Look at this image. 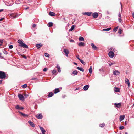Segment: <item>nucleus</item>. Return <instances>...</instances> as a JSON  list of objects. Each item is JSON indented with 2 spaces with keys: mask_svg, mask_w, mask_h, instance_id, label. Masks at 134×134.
Wrapping results in <instances>:
<instances>
[{
  "mask_svg": "<svg viewBox=\"0 0 134 134\" xmlns=\"http://www.w3.org/2000/svg\"><path fill=\"white\" fill-rule=\"evenodd\" d=\"M18 42L19 44V46L20 47H22L24 48H28V46L23 43L22 40L20 39L18 41Z\"/></svg>",
  "mask_w": 134,
  "mask_h": 134,
  "instance_id": "1",
  "label": "nucleus"
},
{
  "mask_svg": "<svg viewBox=\"0 0 134 134\" xmlns=\"http://www.w3.org/2000/svg\"><path fill=\"white\" fill-rule=\"evenodd\" d=\"M6 77V75L4 72L0 71V78L3 79L5 78Z\"/></svg>",
  "mask_w": 134,
  "mask_h": 134,
  "instance_id": "2",
  "label": "nucleus"
},
{
  "mask_svg": "<svg viewBox=\"0 0 134 134\" xmlns=\"http://www.w3.org/2000/svg\"><path fill=\"white\" fill-rule=\"evenodd\" d=\"M108 55L110 57L112 58L114 57V54L113 51H110Z\"/></svg>",
  "mask_w": 134,
  "mask_h": 134,
  "instance_id": "3",
  "label": "nucleus"
},
{
  "mask_svg": "<svg viewBox=\"0 0 134 134\" xmlns=\"http://www.w3.org/2000/svg\"><path fill=\"white\" fill-rule=\"evenodd\" d=\"M64 52L65 54V55L67 57H68V54L69 53V51L68 50L66 49H64Z\"/></svg>",
  "mask_w": 134,
  "mask_h": 134,
  "instance_id": "4",
  "label": "nucleus"
},
{
  "mask_svg": "<svg viewBox=\"0 0 134 134\" xmlns=\"http://www.w3.org/2000/svg\"><path fill=\"white\" fill-rule=\"evenodd\" d=\"M114 105L116 108H119L121 106V103H115L114 104Z\"/></svg>",
  "mask_w": 134,
  "mask_h": 134,
  "instance_id": "5",
  "label": "nucleus"
},
{
  "mask_svg": "<svg viewBox=\"0 0 134 134\" xmlns=\"http://www.w3.org/2000/svg\"><path fill=\"white\" fill-rule=\"evenodd\" d=\"M19 112L20 114H21L24 117L26 118L29 116L28 115L25 114L20 111H19Z\"/></svg>",
  "mask_w": 134,
  "mask_h": 134,
  "instance_id": "6",
  "label": "nucleus"
},
{
  "mask_svg": "<svg viewBox=\"0 0 134 134\" xmlns=\"http://www.w3.org/2000/svg\"><path fill=\"white\" fill-rule=\"evenodd\" d=\"M15 108L17 110H22L24 109V108L22 107H20L18 105H17L15 106Z\"/></svg>",
  "mask_w": 134,
  "mask_h": 134,
  "instance_id": "7",
  "label": "nucleus"
},
{
  "mask_svg": "<svg viewBox=\"0 0 134 134\" xmlns=\"http://www.w3.org/2000/svg\"><path fill=\"white\" fill-rule=\"evenodd\" d=\"M125 81L126 83L127 84L128 87H129L130 86V83L128 79L127 78L125 79Z\"/></svg>",
  "mask_w": 134,
  "mask_h": 134,
  "instance_id": "8",
  "label": "nucleus"
},
{
  "mask_svg": "<svg viewBox=\"0 0 134 134\" xmlns=\"http://www.w3.org/2000/svg\"><path fill=\"white\" fill-rule=\"evenodd\" d=\"M113 73L114 75H116L119 74V72L118 71L115 70L113 71Z\"/></svg>",
  "mask_w": 134,
  "mask_h": 134,
  "instance_id": "9",
  "label": "nucleus"
},
{
  "mask_svg": "<svg viewBox=\"0 0 134 134\" xmlns=\"http://www.w3.org/2000/svg\"><path fill=\"white\" fill-rule=\"evenodd\" d=\"M36 116V117L38 119H41L42 118V115L41 114H37Z\"/></svg>",
  "mask_w": 134,
  "mask_h": 134,
  "instance_id": "10",
  "label": "nucleus"
},
{
  "mask_svg": "<svg viewBox=\"0 0 134 134\" xmlns=\"http://www.w3.org/2000/svg\"><path fill=\"white\" fill-rule=\"evenodd\" d=\"M29 124L32 127H34L35 126V125L33 122H32L30 120L28 121Z\"/></svg>",
  "mask_w": 134,
  "mask_h": 134,
  "instance_id": "11",
  "label": "nucleus"
},
{
  "mask_svg": "<svg viewBox=\"0 0 134 134\" xmlns=\"http://www.w3.org/2000/svg\"><path fill=\"white\" fill-rule=\"evenodd\" d=\"M92 16L94 18H96L98 16V14L97 13H94L93 14Z\"/></svg>",
  "mask_w": 134,
  "mask_h": 134,
  "instance_id": "12",
  "label": "nucleus"
},
{
  "mask_svg": "<svg viewBox=\"0 0 134 134\" xmlns=\"http://www.w3.org/2000/svg\"><path fill=\"white\" fill-rule=\"evenodd\" d=\"M91 46L92 48L94 50H96L97 49V48L96 46L94 45L93 43H92L91 44Z\"/></svg>",
  "mask_w": 134,
  "mask_h": 134,
  "instance_id": "13",
  "label": "nucleus"
},
{
  "mask_svg": "<svg viewBox=\"0 0 134 134\" xmlns=\"http://www.w3.org/2000/svg\"><path fill=\"white\" fill-rule=\"evenodd\" d=\"M92 13V12H86L83 13V14L87 15L88 16H90V15Z\"/></svg>",
  "mask_w": 134,
  "mask_h": 134,
  "instance_id": "14",
  "label": "nucleus"
},
{
  "mask_svg": "<svg viewBox=\"0 0 134 134\" xmlns=\"http://www.w3.org/2000/svg\"><path fill=\"white\" fill-rule=\"evenodd\" d=\"M89 87L88 85H86L84 86L83 87V89L84 90L86 91L87 90Z\"/></svg>",
  "mask_w": 134,
  "mask_h": 134,
  "instance_id": "15",
  "label": "nucleus"
},
{
  "mask_svg": "<svg viewBox=\"0 0 134 134\" xmlns=\"http://www.w3.org/2000/svg\"><path fill=\"white\" fill-rule=\"evenodd\" d=\"M18 96L20 100H22L24 98L23 96L21 94H18Z\"/></svg>",
  "mask_w": 134,
  "mask_h": 134,
  "instance_id": "16",
  "label": "nucleus"
},
{
  "mask_svg": "<svg viewBox=\"0 0 134 134\" xmlns=\"http://www.w3.org/2000/svg\"><path fill=\"white\" fill-rule=\"evenodd\" d=\"M49 15L51 16H54L55 15V13L53 12H50L49 13Z\"/></svg>",
  "mask_w": 134,
  "mask_h": 134,
  "instance_id": "17",
  "label": "nucleus"
},
{
  "mask_svg": "<svg viewBox=\"0 0 134 134\" xmlns=\"http://www.w3.org/2000/svg\"><path fill=\"white\" fill-rule=\"evenodd\" d=\"M125 118V116L124 115H121L120 118V121H122L123 119H124Z\"/></svg>",
  "mask_w": 134,
  "mask_h": 134,
  "instance_id": "18",
  "label": "nucleus"
},
{
  "mask_svg": "<svg viewBox=\"0 0 134 134\" xmlns=\"http://www.w3.org/2000/svg\"><path fill=\"white\" fill-rule=\"evenodd\" d=\"M77 68L79 70L81 71L82 72H83L84 71V69L82 68V67H77Z\"/></svg>",
  "mask_w": 134,
  "mask_h": 134,
  "instance_id": "19",
  "label": "nucleus"
},
{
  "mask_svg": "<svg viewBox=\"0 0 134 134\" xmlns=\"http://www.w3.org/2000/svg\"><path fill=\"white\" fill-rule=\"evenodd\" d=\"M78 45L79 46H84V43L83 42H81L79 43Z\"/></svg>",
  "mask_w": 134,
  "mask_h": 134,
  "instance_id": "20",
  "label": "nucleus"
},
{
  "mask_svg": "<svg viewBox=\"0 0 134 134\" xmlns=\"http://www.w3.org/2000/svg\"><path fill=\"white\" fill-rule=\"evenodd\" d=\"M114 91L115 92H119L120 91V90L119 88H114Z\"/></svg>",
  "mask_w": 134,
  "mask_h": 134,
  "instance_id": "21",
  "label": "nucleus"
},
{
  "mask_svg": "<svg viewBox=\"0 0 134 134\" xmlns=\"http://www.w3.org/2000/svg\"><path fill=\"white\" fill-rule=\"evenodd\" d=\"M60 90L58 88H56L55 89L54 93L55 94H56Z\"/></svg>",
  "mask_w": 134,
  "mask_h": 134,
  "instance_id": "22",
  "label": "nucleus"
},
{
  "mask_svg": "<svg viewBox=\"0 0 134 134\" xmlns=\"http://www.w3.org/2000/svg\"><path fill=\"white\" fill-rule=\"evenodd\" d=\"M42 46V44H36V47L37 49L40 48Z\"/></svg>",
  "mask_w": 134,
  "mask_h": 134,
  "instance_id": "23",
  "label": "nucleus"
},
{
  "mask_svg": "<svg viewBox=\"0 0 134 134\" xmlns=\"http://www.w3.org/2000/svg\"><path fill=\"white\" fill-rule=\"evenodd\" d=\"M54 94L52 92H50L49 94L48 95V96L49 97H52Z\"/></svg>",
  "mask_w": 134,
  "mask_h": 134,
  "instance_id": "24",
  "label": "nucleus"
},
{
  "mask_svg": "<svg viewBox=\"0 0 134 134\" xmlns=\"http://www.w3.org/2000/svg\"><path fill=\"white\" fill-rule=\"evenodd\" d=\"M48 26L49 27H51L53 26V23L52 22H49L48 23Z\"/></svg>",
  "mask_w": 134,
  "mask_h": 134,
  "instance_id": "25",
  "label": "nucleus"
},
{
  "mask_svg": "<svg viewBox=\"0 0 134 134\" xmlns=\"http://www.w3.org/2000/svg\"><path fill=\"white\" fill-rule=\"evenodd\" d=\"M21 3V1L20 0H16L15 2V3L17 4H20Z\"/></svg>",
  "mask_w": 134,
  "mask_h": 134,
  "instance_id": "26",
  "label": "nucleus"
},
{
  "mask_svg": "<svg viewBox=\"0 0 134 134\" xmlns=\"http://www.w3.org/2000/svg\"><path fill=\"white\" fill-rule=\"evenodd\" d=\"M75 27V26L73 25L72 26L71 28L69 30V31H72L74 28Z\"/></svg>",
  "mask_w": 134,
  "mask_h": 134,
  "instance_id": "27",
  "label": "nucleus"
},
{
  "mask_svg": "<svg viewBox=\"0 0 134 134\" xmlns=\"http://www.w3.org/2000/svg\"><path fill=\"white\" fill-rule=\"evenodd\" d=\"M72 74L74 75H76L77 74V72L76 70H75L72 72Z\"/></svg>",
  "mask_w": 134,
  "mask_h": 134,
  "instance_id": "28",
  "label": "nucleus"
},
{
  "mask_svg": "<svg viewBox=\"0 0 134 134\" xmlns=\"http://www.w3.org/2000/svg\"><path fill=\"white\" fill-rule=\"evenodd\" d=\"M92 66H91L90 67V68L89 69V71L90 73L91 74L92 72Z\"/></svg>",
  "mask_w": 134,
  "mask_h": 134,
  "instance_id": "29",
  "label": "nucleus"
},
{
  "mask_svg": "<svg viewBox=\"0 0 134 134\" xmlns=\"http://www.w3.org/2000/svg\"><path fill=\"white\" fill-rule=\"evenodd\" d=\"M79 40L80 41H84V38L83 37L81 36H80L79 37Z\"/></svg>",
  "mask_w": 134,
  "mask_h": 134,
  "instance_id": "30",
  "label": "nucleus"
},
{
  "mask_svg": "<svg viewBox=\"0 0 134 134\" xmlns=\"http://www.w3.org/2000/svg\"><path fill=\"white\" fill-rule=\"evenodd\" d=\"M111 28H109L107 29H104L103 30V31H109L110 30Z\"/></svg>",
  "mask_w": 134,
  "mask_h": 134,
  "instance_id": "31",
  "label": "nucleus"
},
{
  "mask_svg": "<svg viewBox=\"0 0 134 134\" xmlns=\"http://www.w3.org/2000/svg\"><path fill=\"white\" fill-rule=\"evenodd\" d=\"M79 61H80V62L83 65H85V62H84V61L82 60V59H80Z\"/></svg>",
  "mask_w": 134,
  "mask_h": 134,
  "instance_id": "32",
  "label": "nucleus"
},
{
  "mask_svg": "<svg viewBox=\"0 0 134 134\" xmlns=\"http://www.w3.org/2000/svg\"><path fill=\"white\" fill-rule=\"evenodd\" d=\"M105 125V124L104 123H103L102 124H100L99 126L101 127H103Z\"/></svg>",
  "mask_w": 134,
  "mask_h": 134,
  "instance_id": "33",
  "label": "nucleus"
},
{
  "mask_svg": "<svg viewBox=\"0 0 134 134\" xmlns=\"http://www.w3.org/2000/svg\"><path fill=\"white\" fill-rule=\"evenodd\" d=\"M27 87V85L26 84H25L23 85H22V87L23 88H26Z\"/></svg>",
  "mask_w": 134,
  "mask_h": 134,
  "instance_id": "34",
  "label": "nucleus"
},
{
  "mask_svg": "<svg viewBox=\"0 0 134 134\" xmlns=\"http://www.w3.org/2000/svg\"><path fill=\"white\" fill-rule=\"evenodd\" d=\"M118 27V26H117V27L114 28L113 29V31H114L116 32L117 31Z\"/></svg>",
  "mask_w": 134,
  "mask_h": 134,
  "instance_id": "35",
  "label": "nucleus"
},
{
  "mask_svg": "<svg viewBox=\"0 0 134 134\" xmlns=\"http://www.w3.org/2000/svg\"><path fill=\"white\" fill-rule=\"evenodd\" d=\"M44 55L45 56L47 57H49V55L47 53H45Z\"/></svg>",
  "mask_w": 134,
  "mask_h": 134,
  "instance_id": "36",
  "label": "nucleus"
},
{
  "mask_svg": "<svg viewBox=\"0 0 134 134\" xmlns=\"http://www.w3.org/2000/svg\"><path fill=\"white\" fill-rule=\"evenodd\" d=\"M3 42V40H0V46H1Z\"/></svg>",
  "mask_w": 134,
  "mask_h": 134,
  "instance_id": "37",
  "label": "nucleus"
},
{
  "mask_svg": "<svg viewBox=\"0 0 134 134\" xmlns=\"http://www.w3.org/2000/svg\"><path fill=\"white\" fill-rule=\"evenodd\" d=\"M56 72V71L55 70H52V72L53 74H55Z\"/></svg>",
  "mask_w": 134,
  "mask_h": 134,
  "instance_id": "38",
  "label": "nucleus"
},
{
  "mask_svg": "<svg viewBox=\"0 0 134 134\" xmlns=\"http://www.w3.org/2000/svg\"><path fill=\"white\" fill-rule=\"evenodd\" d=\"M121 31L122 30L121 29H120L119 30L118 33H119L120 34L121 33Z\"/></svg>",
  "mask_w": 134,
  "mask_h": 134,
  "instance_id": "39",
  "label": "nucleus"
},
{
  "mask_svg": "<svg viewBox=\"0 0 134 134\" xmlns=\"http://www.w3.org/2000/svg\"><path fill=\"white\" fill-rule=\"evenodd\" d=\"M76 58L79 60L80 59L79 58V55H76Z\"/></svg>",
  "mask_w": 134,
  "mask_h": 134,
  "instance_id": "40",
  "label": "nucleus"
},
{
  "mask_svg": "<svg viewBox=\"0 0 134 134\" xmlns=\"http://www.w3.org/2000/svg\"><path fill=\"white\" fill-rule=\"evenodd\" d=\"M118 21L119 22L121 23L122 21V20L121 18H118Z\"/></svg>",
  "mask_w": 134,
  "mask_h": 134,
  "instance_id": "41",
  "label": "nucleus"
},
{
  "mask_svg": "<svg viewBox=\"0 0 134 134\" xmlns=\"http://www.w3.org/2000/svg\"><path fill=\"white\" fill-rule=\"evenodd\" d=\"M124 128V127L122 126H121L120 127V130H122Z\"/></svg>",
  "mask_w": 134,
  "mask_h": 134,
  "instance_id": "42",
  "label": "nucleus"
},
{
  "mask_svg": "<svg viewBox=\"0 0 134 134\" xmlns=\"http://www.w3.org/2000/svg\"><path fill=\"white\" fill-rule=\"evenodd\" d=\"M9 47L10 49H12L13 48V46L12 45H10L9 46Z\"/></svg>",
  "mask_w": 134,
  "mask_h": 134,
  "instance_id": "43",
  "label": "nucleus"
},
{
  "mask_svg": "<svg viewBox=\"0 0 134 134\" xmlns=\"http://www.w3.org/2000/svg\"><path fill=\"white\" fill-rule=\"evenodd\" d=\"M3 52L5 54H8L7 52L5 50H4Z\"/></svg>",
  "mask_w": 134,
  "mask_h": 134,
  "instance_id": "44",
  "label": "nucleus"
},
{
  "mask_svg": "<svg viewBox=\"0 0 134 134\" xmlns=\"http://www.w3.org/2000/svg\"><path fill=\"white\" fill-rule=\"evenodd\" d=\"M36 25L35 24H34L32 25V27L33 28L35 27Z\"/></svg>",
  "mask_w": 134,
  "mask_h": 134,
  "instance_id": "45",
  "label": "nucleus"
},
{
  "mask_svg": "<svg viewBox=\"0 0 134 134\" xmlns=\"http://www.w3.org/2000/svg\"><path fill=\"white\" fill-rule=\"evenodd\" d=\"M109 51H114V49L112 48H110L109 49Z\"/></svg>",
  "mask_w": 134,
  "mask_h": 134,
  "instance_id": "46",
  "label": "nucleus"
},
{
  "mask_svg": "<svg viewBox=\"0 0 134 134\" xmlns=\"http://www.w3.org/2000/svg\"><path fill=\"white\" fill-rule=\"evenodd\" d=\"M48 69L47 68H45L44 69H43V71L44 72H46L47 71V69Z\"/></svg>",
  "mask_w": 134,
  "mask_h": 134,
  "instance_id": "47",
  "label": "nucleus"
},
{
  "mask_svg": "<svg viewBox=\"0 0 134 134\" xmlns=\"http://www.w3.org/2000/svg\"><path fill=\"white\" fill-rule=\"evenodd\" d=\"M21 56H22L24 58H25V59H26V56L24 55H21Z\"/></svg>",
  "mask_w": 134,
  "mask_h": 134,
  "instance_id": "48",
  "label": "nucleus"
},
{
  "mask_svg": "<svg viewBox=\"0 0 134 134\" xmlns=\"http://www.w3.org/2000/svg\"><path fill=\"white\" fill-rule=\"evenodd\" d=\"M57 68L58 69H60V68L59 65H57Z\"/></svg>",
  "mask_w": 134,
  "mask_h": 134,
  "instance_id": "49",
  "label": "nucleus"
},
{
  "mask_svg": "<svg viewBox=\"0 0 134 134\" xmlns=\"http://www.w3.org/2000/svg\"><path fill=\"white\" fill-rule=\"evenodd\" d=\"M5 4H6V5H7V6H10V4H9V3H7Z\"/></svg>",
  "mask_w": 134,
  "mask_h": 134,
  "instance_id": "50",
  "label": "nucleus"
},
{
  "mask_svg": "<svg viewBox=\"0 0 134 134\" xmlns=\"http://www.w3.org/2000/svg\"><path fill=\"white\" fill-rule=\"evenodd\" d=\"M118 16L119 17V18H121V14H120V12L119 13V14L118 15Z\"/></svg>",
  "mask_w": 134,
  "mask_h": 134,
  "instance_id": "51",
  "label": "nucleus"
},
{
  "mask_svg": "<svg viewBox=\"0 0 134 134\" xmlns=\"http://www.w3.org/2000/svg\"><path fill=\"white\" fill-rule=\"evenodd\" d=\"M4 19V18H2L0 19V21H2Z\"/></svg>",
  "mask_w": 134,
  "mask_h": 134,
  "instance_id": "52",
  "label": "nucleus"
},
{
  "mask_svg": "<svg viewBox=\"0 0 134 134\" xmlns=\"http://www.w3.org/2000/svg\"><path fill=\"white\" fill-rule=\"evenodd\" d=\"M114 64L113 63H110L109 64V65L110 66H111L112 65Z\"/></svg>",
  "mask_w": 134,
  "mask_h": 134,
  "instance_id": "53",
  "label": "nucleus"
},
{
  "mask_svg": "<svg viewBox=\"0 0 134 134\" xmlns=\"http://www.w3.org/2000/svg\"><path fill=\"white\" fill-rule=\"evenodd\" d=\"M70 41L71 42H74V41L72 39Z\"/></svg>",
  "mask_w": 134,
  "mask_h": 134,
  "instance_id": "54",
  "label": "nucleus"
},
{
  "mask_svg": "<svg viewBox=\"0 0 134 134\" xmlns=\"http://www.w3.org/2000/svg\"><path fill=\"white\" fill-rule=\"evenodd\" d=\"M58 71L59 72V73L60 72H61L60 68L58 69Z\"/></svg>",
  "mask_w": 134,
  "mask_h": 134,
  "instance_id": "55",
  "label": "nucleus"
},
{
  "mask_svg": "<svg viewBox=\"0 0 134 134\" xmlns=\"http://www.w3.org/2000/svg\"><path fill=\"white\" fill-rule=\"evenodd\" d=\"M37 78H33L31 79L32 80H34L37 79Z\"/></svg>",
  "mask_w": 134,
  "mask_h": 134,
  "instance_id": "56",
  "label": "nucleus"
},
{
  "mask_svg": "<svg viewBox=\"0 0 134 134\" xmlns=\"http://www.w3.org/2000/svg\"><path fill=\"white\" fill-rule=\"evenodd\" d=\"M121 10H122V7L121 5Z\"/></svg>",
  "mask_w": 134,
  "mask_h": 134,
  "instance_id": "57",
  "label": "nucleus"
},
{
  "mask_svg": "<svg viewBox=\"0 0 134 134\" xmlns=\"http://www.w3.org/2000/svg\"><path fill=\"white\" fill-rule=\"evenodd\" d=\"M132 16H133V18H134V12H133L132 13Z\"/></svg>",
  "mask_w": 134,
  "mask_h": 134,
  "instance_id": "58",
  "label": "nucleus"
},
{
  "mask_svg": "<svg viewBox=\"0 0 134 134\" xmlns=\"http://www.w3.org/2000/svg\"><path fill=\"white\" fill-rule=\"evenodd\" d=\"M74 63L75 65H77V64L75 62H74Z\"/></svg>",
  "mask_w": 134,
  "mask_h": 134,
  "instance_id": "59",
  "label": "nucleus"
},
{
  "mask_svg": "<svg viewBox=\"0 0 134 134\" xmlns=\"http://www.w3.org/2000/svg\"><path fill=\"white\" fill-rule=\"evenodd\" d=\"M2 80H0V84H1V83H2Z\"/></svg>",
  "mask_w": 134,
  "mask_h": 134,
  "instance_id": "60",
  "label": "nucleus"
},
{
  "mask_svg": "<svg viewBox=\"0 0 134 134\" xmlns=\"http://www.w3.org/2000/svg\"><path fill=\"white\" fill-rule=\"evenodd\" d=\"M29 8V7H26V8H25V9L26 10H27V9H28Z\"/></svg>",
  "mask_w": 134,
  "mask_h": 134,
  "instance_id": "61",
  "label": "nucleus"
},
{
  "mask_svg": "<svg viewBox=\"0 0 134 134\" xmlns=\"http://www.w3.org/2000/svg\"><path fill=\"white\" fill-rule=\"evenodd\" d=\"M65 96V95H63L62 96V97L63 98H64Z\"/></svg>",
  "mask_w": 134,
  "mask_h": 134,
  "instance_id": "62",
  "label": "nucleus"
},
{
  "mask_svg": "<svg viewBox=\"0 0 134 134\" xmlns=\"http://www.w3.org/2000/svg\"><path fill=\"white\" fill-rule=\"evenodd\" d=\"M127 123L126 121H125V125H127Z\"/></svg>",
  "mask_w": 134,
  "mask_h": 134,
  "instance_id": "63",
  "label": "nucleus"
},
{
  "mask_svg": "<svg viewBox=\"0 0 134 134\" xmlns=\"http://www.w3.org/2000/svg\"><path fill=\"white\" fill-rule=\"evenodd\" d=\"M25 96H28V95L27 94H25Z\"/></svg>",
  "mask_w": 134,
  "mask_h": 134,
  "instance_id": "64",
  "label": "nucleus"
}]
</instances>
